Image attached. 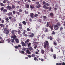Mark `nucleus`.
<instances>
[{
  "mask_svg": "<svg viewBox=\"0 0 65 65\" xmlns=\"http://www.w3.org/2000/svg\"><path fill=\"white\" fill-rule=\"evenodd\" d=\"M34 34H33V33H32L31 34V35H29L28 36L32 38V37H34Z\"/></svg>",
  "mask_w": 65,
  "mask_h": 65,
  "instance_id": "10",
  "label": "nucleus"
},
{
  "mask_svg": "<svg viewBox=\"0 0 65 65\" xmlns=\"http://www.w3.org/2000/svg\"><path fill=\"white\" fill-rule=\"evenodd\" d=\"M3 27V24H0V29H1V28H2Z\"/></svg>",
  "mask_w": 65,
  "mask_h": 65,
  "instance_id": "21",
  "label": "nucleus"
},
{
  "mask_svg": "<svg viewBox=\"0 0 65 65\" xmlns=\"http://www.w3.org/2000/svg\"><path fill=\"white\" fill-rule=\"evenodd\" d=\"M13 14H15V11H13Z\"/></svg>",
  "mask_w": 65,
  "mask_h": 65,
  "instance_id": "52",
  "label": "nucleus"
},
{
  "mask_svg": "<svg viewBox=\"0 0 65 65\" xmlns=\"http://www.w3.org/2000/svg\"><path fill=\"white\" fill-rule=\"evenodd\" d=\"M11 21L12 22H17V20H16V19L15 18H13L11 20Z\"/></svg>",
  "mask_w": 65,
  "mask_h": 65,
  "instance_id": "13",
  "label": "nucleus"
},
{
  "mask_svg": "<svg viewBox=\"0 0 65 65\" xmlns=\"http://www.w3.org/2000/svg\"><path fill=\"white\" fill-rule=\"evenodd\" d=\"M54 45H57V43L55 42H54Z\"/></svg>",
  "mask_w": 65,
  "mask_h": 65,
  "instance_id": "59",
  "label": "nucleus"
},
{
  "mask_svg": "<svg viewBox=\"0 0 65 65\" xmlns=\"http://www.w3.org/2000/svg\"><path fill=\"white\" fill-rule=\"evenodd\" d=\"M46 25V27H48L49 26H49V23L48 22L47 23Z\"/></svg>",
  "mask_w": 65,
  "mask_h": 65,
  "instance_id": "31",
  "label": "nucleus"
},
{
  "mask_svg": "<svg viewBox=\"0 0 65 65\" xmlns=\"http://www.w3.org/2000/svg\"><path fill=\"white\" fill-rule=\"evenodd\" d=\"M32 57H35V55H34V54H33L32 55Z\"/></svg>",
  "mask_w": 65,
  "mask_h": 65,
  "instance_id": "49",
  "label": "nucleus"
},
{
  "mask_svg": "<svg viewBox=\"0 0 65 65\" xmlns=\"http://www.w3.org/2000/svg\"><path fill=\"white\" fill-rule=\"evenodd\" d=\"M54 28L55 30H58L59 29V26L57 25L56 24L54 26Z\"/></svg>",
  "mask_w": 65,
  "mask_h": 65,
  "instance_id": "3",
  "label": "nucleus"
},
{
  "mask_svg": "<svg viewBox=\"0 0 65 65\" xmlns=\"http://www.w3.org/2000/svg\"><path fill=\"white\" fill-rule=\"evenodd\" d=\"M9 19L10 20H11V19H12V17H9Z\"/></svg>",
  "mask_w": 65,
  "mask_h": 65,
  "instance_id": "62",
  "label": "nucleus"
},
{
  "mask_svg": "<svg viewBox=\"0 0 65 65\" xmlns=\"http://www.w3.org/2000/svg\"><path fill=\"white\" fill-rule=\"evenodd\" d=\"M18 48L20 47V48H21V46L20 45H18Z\"/></svg>",
  "mask_w": 65,
  "mask_h": 65,
  "instance_id": "57",
  "label": "nucleus"
},
{
  "mask_svg": "<svg viewBox=\"0 0 65 65\" xmlns=\"http://www.w3.org/2000/svg\"><path fill=\"white\" fill-rule=\"evenodd\" d=\"M7 41H8V42L9 43H10V41H11V40H10L9 39H7Z\"/></svg>",
  "mask_w": 65,
  "mask_h": 65,
  "instance_id": "36",
  "label": "nucleus"
},
{
  "mask_svg": "<svg viewBox=\"0 0 65 65\" xmlns=\"http://www.w3.org/2000/svg\"><path fill=\"white\" fill-rule=\"evenodd\" d=\"M16 38H17V36L14 34L11 37V39L13 38V39H15Z\"/></svg>",
  "mask_w": 65,
  "mask_h": 65,
  "instance_id": "5",
  "label": "nucleus"
},
{
  "mask_svg": "<svg viewBox=\"0 0 65 65\" xmlns=\"http://www.w3.org/2000/svg\"><path fill=\"white\" fill-rule=\"evenodd\" d=\"M29 41H30V40H29V39H28L26 40L25 42V43L26 45L28 44Z\"/></svg>",
  "mask_w": 65,
  "mask_h": 65,
  "instance_id": "9",
  "label": "nucleus"
},
{
  "mask_svg": "<svg viewBox=\"0 0 65 65\" xmlns=\"http://www.w3.org/2000/svg\"><path fill=\"white\" fill-rule=\"evenodd\" d=\"M22 23L24 24V25H26V21H23L22 22Z\"/></svg>",
  "mask_w": 65,
  "mask_h": 65,
  "instance_id": "28",
  "label": "nucleus"
},
{
  "mask_svg": "<svg viewBox=\"0 0 65 65\" xmlns=\"http://www.w3.org/2000/svg\"><path fill=\"white\" fill-rule=\"evenodd\" d=\"M7 12V10L6 9H4L3 10V13H4V12Z\"/></svg>",
  "mask_w": 65,
  "mask_h": 65,
  "instance_id": "15",
  "label": "nucleus"
},
{
  "mask_svg": "<svg viewBox=\"0 0 65 65\" xmlns=\"http://www.w3.org/2000/svg\"><path fill=\"white\" fill-rule=\"evenodd\" d=\"M20 53H22V54H25V52L24 51H19Z\"/></svg>",
  "mask_w": 65,
  "mask_h": 65,
  "instance_id": "19",
  "label": "nucleus"
},
{
  "mask_svg": "<svg viewBox=\"0 0 65 65\" xmlns=\"http://www.w3.org/2000/svg\"><path fill=\"white\" fill-rule=\"evenodd\" d=\"M43 18H44V20H45V19H46V18H47L45 16H43Z\"/></svg>",
  "mask_w": 65,
  "mask_h": 65,
  "instance_id": "46",
  "label": "nucleus"
},
{
  "mask_svg": "<svg viewBox=\"0 0 65 65\" xmlns=\"http://www.w3.org/2000/svg\"><path fill=\"white\" fill-rule=\"evenodd\" d=\"M45 32H48V28H45Z\"/></svg>",
  "mask_w": 65,
  "mask_h": 65,
  "instance_id": "26",
  "label": "nucleus"
},
{
  "mask_svg": "<svg viewBox=\"0 0 65 65\" xmlns=\"http://www.w3.org/2000/svg\"><path fill=\"white\" fill-rule=\"evenodd\" d=\"M46 6H50V4H49L48 3H46Z\"/></svg>",
  "mask_w": 65,
  "mask_h": 65,
  "instance_id": "40",
  "label": "nucleus"
},
{
  "mask_svg": "<svg viewBox=\"0 0 65 65\" xmlns=\"http://www.w3.org/2000/svg\"><path fill=\"white\" fill-rule=\"evenodd\" d=\"M4 9V7H2L1 8V11H3V9Z\"/></svg>",
  "mask_w": 65,
  "mask_h": 65,
  "instance_id": "48",
  "label": "nucleus"
},
{
  "mask_svg": "<svg viewBox=\"0 0 65 65\" xmlns=\"http://www.w3.org/2000/svg\"><path fill=\"white\" fill-rule=\"evenodd\" d=\"M4 1H3V2L4 3H6V2L7 1H8L7 0H4Z\"/></svg>",
  "mask_w": 65,
  "mask_h": 65,
  "instance_id": "42",
  "label": "nucleus"
},
{
  "mask_svg": "<svg viewBox=\"0 0 65 65\" xmlns=\"http://www.w3.org/2000/svg\"><path fill=\"white\" fill-rule=\"evenodd\" d=\"M26 52L27 54L28 55H30V53H31V52L29 51V50H27L26 51Z\"/></svg>",
  "mask_w": 65,
  "mask_h": 65,
  "instance_id": "12",
  "label": "nucleus"
},
{
  "mask_svg": "<svg viewBox=\"0 0 65 65\" xmlns=\"http://www.w3.org/2000/svg\"><path fill=\"white\" fill-rule=\"evenodd\" d=\"M17 32V31L16 30H12V31L11 32V34H15Z\"/></svg>",
  "mask_w": 65,
  "mask_h": 65,
  "instance_id": "6",
  "label": "nucleus"
},
{
  "mask_svg": "<svg viewBox=\"0 0 65 65\" xmlns=\"http://www.w3.org/2000/svg\"><path fill=\"white\" fill-rule=\"evenodd\" d=\"M7 9H8L10 11L12 9V8L9 5H8L7 7Z\"/></svg>",
  "mask_w": 65,
  "mask_h": 65,
  "instance_id": "4",
  "label": "nucleus"
},
{
  "mask_svg": "<svg viewBox=\"0 0 65 65\" xmlns=\"http://www.w3.org/2000/svg\"><path fill=\"white\" fill-rule=\"evenodd\" d=\"M62 65H65V62H63L62 64Z\"/></svg>",
  "mask_w": 65,
  "mask_h": 65,
  "instance_id": "64",
  "label": "nucleus"
},
{
  "mask_svg": "<svg viewBox=\"0 0 65 65\" xmlns=\"http://www.w3.org/2000/svg\"><path fill=\"white\" fill-rule=\"evenodd\" d=\"M15 41L16 43H18L19 42V39H16L15 40Z\"/></svg>",
  "mask_w": 65,
  "mask_h": 65,
  "instance_id": "14",
  "label": "nucleus"
},
{
  "mask_svg": "<svg viewBox=\"0 0 65 65\" xmlns=\"http://www.w3.org/2000/svg\"><path fill=\"white\" fill-rule=\"evenodd\" d=\"M56 65H62V63H56Z\"/></svg>",
  "mask_w": 65,
  "mask_h": 65,
  "instance_id": "37",
  "label": "nucleus"
},
{
  "mask_svg": "<svg viewBox=\"0 0 65 65\" xmlns=\"http://www.w3.org/2000/svg\"><path fill=\"white\" fill-rule=\"evenodd\" d=\"M34 60H35V61H36L37 60V58L36 57H34Z\"/></svg>",
  "mask_w": 65,
  "mask_h": 65,
  "instance_id": "54",
  "label": "nucleus"
},
{
  "mask_svg": "<svg viewBox=\"0 0 65 65\" xmlns=\"http://www.w3.org/2000/svg\"><path fill=\"white\" fill-rule=\"evenodd\" d=\"M0 21H1V22L2 23V24H3V23H4V20H2L1 18V20H0Z\"/></svg>",
  "mask_w": 65,
  "mask_h": 65,
  "instance_id": "33",
  "label": "nucleus"
},
{
  "mask_svg": "<svg viewBox=\"0 0 65 65\" xmlns=\"http://www.w3.org/2000/svg\"><path fill=\"white\" fill-rule=\"evenodd\" d=\"M36 4L37 5H38L36 7V8H39L41 7V5H40L39 4V2H37L36 3Z\"/></svg>",
  "mask_w": 65,
  "mask_h": 65,
  "instance_id": "2",
  "label": "nucleus"
},
{
  "mask_svg": "<svg viewBox=\"0 0 65 65\" xmlns=\"http://www.w3.org/2000/svg\"><path fill=\"white\" fill-rule=\"evenodd\" d=\"M28 50H29L30 51H31L33 50V48L31 47L28 48Z\"/></svg>",
  "mask_w": 65,
  "mask_h": 65,
  "instance_id": "27",
  "label": "nucleus"
},
{
  "mask_svg": "<svg viewBox=\"0 0 65 65\" xmlns=\"http://www.w3.org/2000/svg\"><path fill=\"white\" fill-rule=\"evenodd\" d=\"M22 28H23V27H22V26L19 27V28L20 29H22Z\"/></svg>",
  "mask_w": 65,
  "mask_h": 65,
  "instance_id": "56",
  "label": "nucleus"
},
{
  "mask_svg": "<svg viewBox=\"0 0 65 65\" xmlns=\"http://www.w3.org/2000/svg\"><path fill=\"white\" fill-rule=\"evenodd\" d=\"M15 48H19V47H18V46H16L15 47H14Z\"/></svg>",
  "mask_w": 65,
  "mask_h": 65,
  "instance_id": "53",
  "label": "nucleus"
},
{
  "mask_svg": "<svg viewBox=\"0 0 65 65\" xmlns=\"http://www.w3.org/2000/svg\"><path fill=\"white\" fill-rule=\"evenodd\" d=\"M18 34H21V31L20 30H18V31H17Z\"/></svg>",
  "mask_w": 65,
  "mask_h": 65,
  "instance_id": "30",
  "label": "nucleus"
},
{
  "mask_svg": "<svg viewBox=\"0 0 65 65\" xmlns=\"http://www.w3.org/2000/svg\"><path fill=\"white\" fill-rule=\"evenodd\" d=\"M41 53H42V54H43L44 53V51L43 50H41Z\"/></svg>",
  "mask_w": 65,
  "mask_h": 65,
  "instance_id": "25",
  "label": "nucleus"
},
{
  "mask_svg": "<svg viewBox=\"0 0 65 65\" xmlns=\"http://www.w3.org/2000/svg\"><path fill=\"white\" fill-rule=\"evenodd\" d=\"M37 48V45H36L34 47L35 49H36Z\"/></svg>",
  "mask_w": 65,
  "mask_h": 65,
  "instance_id": "58",
  "label": "nucleus"
},
{
  "mask_svg": "<svg viewBox=\"0 0 65 65\" xmlns=\"http://www.w3.org/2000/svg\"><path fill=\"white\" fill-rule=\"evenodd\" d=\"M51 10H52V7H50L48 10V11H51Z\"/></svg>",
  "mask_w": 65,
  "mask_h": 65,
  "instance_id": "41",
  "label": "nucleus"
},
{
  "mask_svg": "<svg viewBox=\"0 0 65 65\" xmlns=\"http://www.w3.org/2000/svg\"><path fill=\"white\" fill-rule=\"evenodd\" d=\"M30 8H31V9H33V8H34V6H32V5H30Z\"/></svg>",
  "mask_w": 65,
  "mask_h": 65,
  "instance_id": "24",
  "label": "nucleus"
},
{
  "mask_svg": "<svg viewBox=\"0 0 65 65\" xmlns=\"http://www.w3.org/2000/svg\"><path fill=\"white\" fill-rule=\"evenodd\" d=\"M8 14L9 16H10V15H12V12H10L8 13Z\"/></svg>",
  "mask_w": 65,
  "mask_h": 65,
  "instance_id": "16",
  "label": "nucleus"
},
{
  "mask_svg": "<svg viewBox=\"0 0 65 65\" xmlns=\"http://www.w3.org/2000/svg\"><path fill=\"white\" fill-rule=\"evenodd\" d=\"M49 39L51 41V40H53V37L51 36H50Z\"/></svg>",
  "mask_w": 65,
  "mask_h": 65,
  "instance_id": "29",
  "label": "nucleus"
},
{
  "mask_svg": "<svg viewBox=\"0 0 65 65\" xmlns=\"http://www.w3.org/2000/svg\"><path fill=\"white\" fill-rule=\"evenodd\" d=\"M19 12H22V11H23V10H22L21 9H20L19 10Z\"/></svg>",
  "mask_w": 65,
  "mask_h": 65,
  "instance_id": "45",
  "label": "nucleus"
},
{
  "mask_svg": "<svg viewBox=\"0 0 65 65\" xmlns=\"http://www.w3.org/2000/svg\"><path fill=\"white\" fill-rule=\"evenodd\" d=\"M43 8L44 9H48L49 8L48 7H47L45 5H44L43 6Z\"/></svg>",
  "mask_w": 65,
  "mask_h": 65,
  "instance_id": "8",
  "label": "nucleus"
},
{
  "mask_svg": "<svg viewBox=\"0 0 65 65\" xmlns=\"http://www.w3.org/2000/svg\"><path fill=\"white\" fill-rule=\"evenodd\" d=\"M5 20L7 21H9V19L8 18H6L5 19Z\"/></svg>",
  "mask_w": 65,
  "mask_h": 65,
  "instance_id": "50",
  "label": "nucleus"
},
{
  "mask_svg": "<svg viewBox=\"0 0 65 65\" xmlns=\"http://www.w3.org/2000/svg\"><path fill=\"white\" fill-rule=\"evenodd\" d=\"M22 26V24L20 23L19 24V26Z\"/></svg>",
  "mask_w": 65,
  "mask_h": 65,
  "instance_id": "55",
  "label": "nucleus"
},
{
  "mask_svg": "<svg viewBox=\"0 0 65 65\" xmlns=\"http://www.w3.org/2000/svg\"><path fill=\"white\" fill-rule=\"evenodd\" d=\"M31 43H28L27 44L28 46V47H29V46H30V45H31Z\"/></svg>",
  "mask_w": 65,
  "mask_h": 65,
  "instance_id": "44",
  "label": "nucleus"
},
{
  "mask_svg": "<svg viewBox=\"0 0 65 65\" xmlns=\"http://www.w3.org/2000/svg\"><path fill=\"white\" fill-rule=\"evenodd\" d=\"M51 34L52 35H55V32L54 31H52V33Z\"/></svg>",
  "mask_w": 65,
  "mask_h": 65,
  "instance_id": "32",
  "label": "nucleus"
},
{
  "mask_svg": "<svg viewBox=\"0 0 65 65\" xmlns=\"http://www.w3.org/2000/svg\"><path fill=\"white\" fill-rule=\"evenodd\" d=\"M16 13L17 14H18V15H19V14H20V13L19 12H16Z\"/></svg>",
  "mask_w": 65,
  "mask_h": 65,
  "instance_id": "61",
  "label": "nucleus"
},
{
  "mask_svg": "<svg viewBox=\"0 0 65 65\" xmlns=\"http://www.w3.org/2000/svg\"><path fill=\"white\" fill-rule=\"evenodd\" d=\"M50 15L51 17H54V14L52 12L51 13H50Z\"/></svg>",
  "mask_w": 65,
  "mask_h": 65,
  "instance_id": "17",
  "label": "nucleus"
},
{
  "mask_svg": "<svg viewBox=\"0 0 65 65\" xmlns=\"http://www.w3.org/2000/svg\"><path fill=\"white\" fill-rule=\"evenodd\" d=\"M50 28L52 30H53V25H52L50 27Z\"/></svg>",
  "mask_w": 65,
  "mask_h": 65,
  "instance_id": "35",
  "label": "nucleus"
},
{
  "mask_svg": "<svg viewBox=\"0 0 65 65\" xmlns=\"http://www.w3.org/2000/svg\"><path fill=\"white\" fill-rule=\"evenodd\" d=\"M9 33V31L8 30H7L6 31V34L7 35Z\"/></svg>",
  "mask_w": 65,
  "mask_h": 65,
  "instance_id": "22",
  "label": "nucleus"
},
{
  "mask_svg": "<svg viewBox=\"0 0 65 65\" xmlns=\"http://www.w3.org/2000/svg\"><path fill=\"white\" fill-rule=\"evenodd\" d=\"M12 5V9H14V8H15V6H14V5Z\"/></svg>",
  "mask_w": 65,
  "mask_h": 65,
  "instance_id": "34",
  "label": "nucleus"
},
{
  "mask_svg": "<svg viewBox=\"0 0 65 65\" xmlns=\"http://www.w3.org/2000/svg\"><path fill=\"white\" fill-rule=\"evenodd\" d=\"M1 6H4V4L2 3H1Z\"/></svg>",
  "mask_w": 65,
  "mask_h": 65,
  "instance_id": "60",
  "label": "nucleus"
},
{
  "mask_svg": "<svg viewBox=\"0 0 65 65\" xmlns=\"http://www.w3.org/2000/svg\"><path fill=\"white\" fill-rule=\"evenodd\" d=\"M53 56L54 59H56V55L55 54H53Z\"/></svg>",
  "mask_w": 65,
  "mask_h": 65,
  "instance_id": "23",
  "label": "nucleus"
},
{
  "mask_svg": "<svg viewBox=\"0 0 65 65\" xmlns=\"http://www.w3.org/2000/svg\"><path fill=\"white\" fill-rule=\"evenodd\" d=\"M43 4H44V5H45V4H46V3L44 1H43Z\"/></svg>",
  "mask_w": 65,
  "mask_h": 65,
  "instance_id": "47",
  "label": "nucleus"
},
{
  "mask_svg": "<svg viewBox=\"0 0 65 65\" xmlns=\"http://www.w3.org/2000/svg\"><path fill=\"white\" fill-rule=\"evenodd\" d=\"M14 39H12L11 41V42L12 43L13 42H14Z\"/></svg>",
  "mask_w": 65,
  "mask_h": 65,
  "instance_id": "51",
  "label": "nucleus"
},
{
  "mask_svg": "<svg viewBox=\"0 0 65 65\" xmlns=\"http://www.w3.org/2000/svg\"><path fill=\"white\" fill-rule=\"evenodd\" d=\"M22 46H27V45H26V44H25V43H24V42H22Z\"/></svg>",
  "mask_w": 65,
  "mask_h": 65,
  "instance_id": "11",
  "label": "nucleus"
},
{
  "mask_svg": "<svg viewBox=\"0 0 65 65\" xmlns=\"http://www.w3.org/2000/svg\"><path fill=\"white\" fill-rule=\"evenodd\" d=\"M57 41H58V43H61V41H60L59 38L57 39Z\"/></svg>",
  "mask_w": 65,
  "mask_h": 65,
  "instance_id": "18",
  "label": "nucleus"
},
{
  "mask_svg": "<svg viewBox=\"0 0 65 65\" xmlns=\"http://www.w3.org/2000/svg\"><path fill=\"white\" fill-rule=\"evenodd\" d=\"M25 6L27 8H29V5L28 4L26 5Z\"/></svg>",
  "mask_w": 65,
  "mask_h": 65,
  "instance_id": "20",
  "label": "nucleus"
},
{
  "mask_svg": "<svg viewBox=\"0 0 65 65\" xmlns=\"http://www.w3.org/2000/svg\"><path fill=\"white\" fill-rule=\"evenodd\" d=\"M27 31H31V30H30L29 28H27Z\"/></svg>",
  "mask_w": 65,
  "mask_h": 65,
  "instance_id": "43",
  "label": "nucleus"
},
{
  "mask_svg": "<svg viewBox=\"0 0 65 65\" xmlns=\"http://www.w3.org/2000/svg\"><path fill=\"white\" fill-rule=\"evenodd\" d=\"M30 16L31 18H34V14H33V13H31L30 14Z\"/></svg>",
  "mask_w": 65,
  "mask_h": 65,
  "instance_id": "7",
  "label": "nucleus"
},
{
  "mask_svg": "<svg viewBox=\"0 0 65 65\" xmlns=\"http://www.w3.org/2000/svg\"><path fill=\"white\" fill-rule=\"evenodd\" d=\"M38 16V14H36L34 15V17H37Z\"/></svg>",
  "mask_w": 65,
  "mask_h": 65,
  "instance_id": "39",
  "label": "nucleus"
},
{
  "mask_svg": "<svg viewBox=\"0 0 65 65\" xmlns=\"http://www.w3.org/2000/svg\"><path fill=\"white\" fill-rule=\"evenodd\" d=\"M57 24L59 26H61V24H60V23L59 22H58L57 23Z\"/></svg>",
  "mask_w": 65,
  "mask_h": 65,
  "instance_id": "38",
  "label": "nucleus"
},
{
  "mask_svg": "<svg viewBox=\"0 0 65 65\" xmlns=\"http://www.w3.org/2000/svg\"><path fill=\"white\" fill-rule=\"evenodd\" d=\"M44 44L43 45L44 48H46L47 50H49L50 48L49 47V43L47 41H46L44 42Z\"/></svg>",
  "mask_w": 65,
  "mask_h": 65,
  "instance_id": "1",
  "label": "nucleus"
},
{
  "mask_svg": "<svg viewBox=\"0 0 65 65\" xmlns=\"http://www.w3.org/2000/svg\"><path fill=\"white\" fill-rule=\"evenodd\" d=\"M51 52H53V49L52 48H51Z\"/></svg>",
  "mask_w": 65,
  "mask_h": 65,
  "instance_id": "63",
  "label": "nucleus"
}]
</instances>
